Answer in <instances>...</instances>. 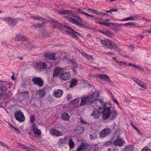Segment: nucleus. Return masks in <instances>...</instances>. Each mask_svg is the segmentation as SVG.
I'll use <instances>...</instances> for the list:
<instances>
[{
	"mask_svg": "<svg viewBox=\"0 0 151 151\" xmlns=\"http://www.w3.org/2000/svg\"><path fill=\"white\" fill-rule=\"evenodd\" d=\"M101 105L104 107L102 111L101 112L102 114V119L104 120H107L111 116V119H114L117 116V113L114 109H111V108L106 106V104H104L103 101L100 100H97Z\"/></svg>",
	"mask_w": 151,
	"mask_h": 151,
	"instance_id": "1",
	"label": "nucleus"
},
{
	"mask_svg": "<svg viewBox=\"0 0 151 151\" xmlns=\"http://www.w3.org/2000/svg\"><path fill=\"white\" fill-rule=\"evenodd\" d=\"M100 42L103 46L106 48L116 50L118 48V46L112 41L109 40H100Z\"/></svg>",
	"mask_w": 151,
	"mask_h": 151,
	"instance_id": "2",
	"label": "nucleus"
},
{
	"mask_svg": "<svg viewBox=\"0 0 151 151\" xmlns=\"http://www.w3.org/2000/svg\"><path fill=\"white\" fill-rule=\"evenodd\" d=\"M35 66L36 70L39 72L44 71L47 68V65L44 62H40L36 63Z\"/></svg>",
	"mask_w": 151,
	"mask_h": 151,
	"instance_id": "3",
	"label": "nucleus"
},
{
	"mask_svg": "<svg viewBox=\"0 0 151 151\" xmlns=\"http://www.w3.org/2000/svg\"><path fill=\"white\" fill-rule=\"evenodd\" d=\"M104 21H103V20H102V21H98L97 23L101 25L107 26L113 29H115L116 27H118L119 25L117 23L112 22L110 23V21L109 19H105L104 20Z\"/></svg>",
	"mask_w": 151,
	"mask_h": 151,
	"instance_id": "4",
	"label": "nucleus"
},
{
	"mask_svg": "<svg viewBox=\"0 0 151 151\" xmlns=\"http://www.w3.org/2000/svg\"><path fill=\"white\" fill-rule=\"evenodd\" d=\"M38 127L36 124H34L32 125L31 128L35 134V137L37 139H40L41 137V131L40 129L37 128Z\"/></svg>",
	"mask_w": 151,
	"mask_h": 151,
	"instance_id": "5",
	"label": "nucleus"
},
{
	"mask_svg": "<svg viewBox=\"0 0 151 151\" xmlns=\"http://www.w3.org/2000/svg\"><path fill=\"white\" fill-rule=\"evenodd\" d=\"M14 116L16 119L19 122H22L25 121V118L24 114L20 110L15 112Z\"/></svg>",
	"mask_w": 151,
	"mask_h": 151,
	"instance_id": "6",
	"label": "nucleus"
},
{
	"mask_svg": "<svg viewBox=\"0 0 151 151\" xmlns=\"http://www.w3.org/2000/svg\"><path fill=\"white\" fill-rule=\"evenodd\" d=\"M92 102V100L89 95L83 96L81 98L80 106H83L86 105H89Z\"/></svg>",
	"mask_w": 151,
	"mask_h": 151,
	"instance_id": "7",
	"label": "nucleus"
},
{
	"mask_svg": "<svg viewBox=\"0 0 151 151\" xmlns=\"http://www.w3.org/2000/svg\"><path fill=\"white\" fill-rule=\"evenodd\" d=\"M125 141L119 135H117L116 138L113 141V144L115 146H121L124 145Z\"/></svg>",
	"mask_w": 151,
	"mask_h": 151,
	"instance_id": "8",
	"label": "nucleus"
},
{
	"mask_svg": "<svg viewBox=\"0 0 151 151\" xmlns=\"http://www.w3.org/2000/svg\"><path fill=\"white\" fill-rule=\"evenodd\" d=\"M67 17L68 18V21L69 22L71 23L74 24L78 26H80L82 27L86 28L87 27V26L86 25L79 22L78 21L72 17Z\"/></svg>",
	"mask_w": 151,
	"mask_h": 151,
	"instance_id": "9",
	"label": "nucleus"
},
{
	"mask_svg": "<svg viewBox=\"0 0 151 151\" xmlns=\"http://www.w3.org/2000/svg\"><path fill=\"white\" fill-rule=\"evenodd\" d=\"M32 81L34 84L40 87L42 86L44 84L43 80L40 77H34L32 78Z\"/></svg>",
	"mask_w": 151,
	"mask_h": 151,
	"instance_id": "10",
	"label": "nucleus"
},
{
	"mask_svg": "<svg viewBox=\"0 0 151 151\" xmlns=\"http://www.w3.org/2000/svg\"><path fill=\"white\" fill-rule=\"evenodd\" d=\"M111 131V129L109 128H106L101 130L100 132V137H104L109 135Z\"/></svg>",
	"mask_w": 151,
	"mask_h": 151,
	"instance_id": "11",
	"label": "nucleus"
},
{
	"mask_svg": "<svg viewBox=\"0 0 151 151\" xmlns=\"http://www.w3.org/2000/svg\"><path fill=\"white\" fill-rule=\"evenodd\" d=\"M4 20L11 26H15L17 24L16 20L10 17H5Z\"/></svg>",
	"mask_w": 151,
	"mask_h": 151,
	"instance_id": "12",
	"label": "nucleus"
},
{
	"mask_svg": "<svg viewBox=\"0 0 151 151\" xmlns=\"http://www.w3.org/2000/svg\"><path fill=\"white\" fill-rule=\"evenodd\" d=\"M71 75L69 72L62 71L60 73V76L63 80L66 81L68 80L70 78Z\"/></svg>",
	"mask_w": 151,
	"mask_h": 151,
	"instance_id": "13",
	"label": "nucleus"
},
{
	"mask_svg": "<svg viewBox=\"0 0 151 151\" xmlns=\"http://www.w3.org/2000/svg\"><path fill=\"white\" fill-rule=\"evenodd\" d=\"M28 91H24L21 92L19 94L18 99L20 101L27 99H28Z\"/></svg>",
	"mask_w": 151,
	"mask_h": 151,
	"instance_id": "14",
	"label": "nucleus"
},
{
	"mask_svg": "<svg viewBox=\"0 0 151 151\" xmlns=\"http://www.w3.org/2000/svg\"><path fill=\"white\" fill-rule=\"evenodd\" d=\"M96 77L99 78L103 81H106L109 83H110L111 82L109 76L105 74H98L96 75Z\"/></svg>",
	"mask_w": 151,
	"mask_h": 151,
	"instance_id": "15",
	"label": "nucleus"
},
{
	"mask_svg": "<svg viewBox=\"0 0 151 151\" xmlns=\"http://www.w3.org/2000/svg\"><path fill=\"white\" fill-rule=\"evenodd\" d=\"M50 133L52 135L56 136V137L62 136L63 133L62 132L58 131L55 129H52L50 131Z\"/></svg>",
	"mask_w": 151,
	"mask_h": 151,
	"instance_id": "16",
	"label": "nucleus"
},
{
	"mask_svg": "<svg viewBox=\"0 0 151 151\" xmlns=\"http://www.w3.org/2000/svg\"><path fill=\"white\" fill-rule=\"evenodd\" d=\"M132 79L136 83H137L139 86L145 89L147 88V87L146 86L145 84L143 82L139 80L136 77H133Z\"/></svg>",
	"mask_w": 151,
	"mask_h": 151,
	"instance_id": "17",
	"label": "nucleus"
},
{
	"mask_svg": "<svg viewBox=\"0 0 151 151\" xmlns=\"http://www.w3.org/2000/svg\"><path fill=\"white\" fill-rule=\"evenodd\" d=\"M87 148V145L85 143L81 142L79 147L76 150V151H84Z\"/></svg>",
	"mask_w": 151,
	"mask_h": 151,
	"instance_id": "18",
	"label": "nucleus"
},
{
	"mask_svg": "<svg viewBox=\"0 0 151 151\" xmlns=\"http://www.w3.org/2000/svg\"><path fill=\"white\" fill-rule=\"evenodd\" d=\"M101 113L97 110H94L92 113L91 114V116L95 119H98L100 116Z\"/></svg>",
	"mask_w": 151,
	"mask_h": 151,
	"instance_id": "19",
	"label": "nucleus"
},
{
	"mask_svg": "<svg viewBox=\"0 0 151 151\" xmlns=\"http://www.w3.org/2000/svg\"><path fill=\"white\" fill-rule=\"evenodd\" d=\"M26 38L23 35L18 34L16 35L14 40L16 41H24L26 40Z\"/></svg>",
	"mask_w": 151,
	"mask_h": 151,
	"instance_id": "20",
	"label": "nucleus"
},
{
	"mask_svg": "<svg viewBox=\"0 0 151 151\" xmlns=\"http://www.w3.org/2000/svg\"><path fill=\"white\" fill-rule=\"evenodd\" d=\"M57 12L58 14H71L72 13L71 11L63 9H61V10H58Z\"/></svg>",
	"mask_w": 151,
	"mask_h": 151,
	"instance_id": "21",
	"label": "nucleus"
},
{
	"mask_svg": "<svg viewBox=\"0 0 151 151\" xmlns=\"http://www.w3.org/2000/svg\"><path fill=\"white\" fill-rule=\"evenodd\" d=\"M68 62L71 63V66L73 68V70H75L77 67V64L75 60L73 59H69Z\"/></svg>",
	"mask_w": 151,
	"mask_h": 151,
	"instance_id": "22",
	"label": "nucleus"
},
{
	"mask_svg": "<svg viewBox=\"0 0 151 151\" xmlns=\"http://www.w3.org/2000/svg\"><path fill=\"white\" fill-rule=\"evenodd\" d=\"M120 66V68H123L128 65L127 63L123 61H119L117 60L115 61Z\"/></svg>",
	"mask_w": 151,
	"mask_h": 151,
	"instance_id": "23",
	"label": "nucleus"
},
{
	"mask_svg": "<svg viewBox=\"0 0 151 151\" xmlns=\"http://www.w3.org/2000/svg\"><path fill=\"white\" fill-rule=\"evenodd\" d=\"M50 22H52V24L53 26L56 28H60L61 24L59 22L53 19H51Z\"/></svg>",
	"mask_w": 151,
	"mask_h": 151,
	"instance_id": "24",
	"label": "nucleus"
},
{
	"mask_svg": "<svg viewBox=\"0 0 151 151\" xmlns=\"http://www.w3.org/2000/svg\"><path fill=\"white\" fill-rule=\"evenodd\" d=\"M66 32L69 34L70 36H71L72 37H74V36L77 35L79 36L80 35L79 33L75 31L74 29L72 30L71 31H68V30H66Z\"/></svg>",
	"mask_w": 151,
	"mask_h": 151,
	"instance_id": "25",
	"label": "nucleus"
},
{
	"mask_svg": "<svg viewBox=\"0 0 151 151\" xmlns=\"http://www.w3.org/2000/svg\"><path fill=\"white\" fill-rule=\"evenodd\" d=\"M78 82L76 78H73L70 81V84L69 87L71 88L77 85Z\"/></svg>",
	"mask_w": 151,
	"mask_h": 151,
	"instance_id": "26",
	"label": "nucleus"
},
{
	"mask_svg": "<svg viewBox=\"0 0 151 151\" xmlns=\"http://www.w3.org/2000/svg\"><path fill=\"white\" fill-rule=\"evenodd\" d=\"M68 136L66 135L63 138H61L59 139V143L62 145L63 144H66L67 143L68 141Z\"/></svg>",
	"mask_w": 151,
	"mask_h": 151,
	"instance_id": "27",
	"label": "nucleus"
},
{
	"mask_svg": "<svg viewBox=\"0 0 151 151\" xmlns=\"http://www.w3.org/2000/svg\"><path fill=\"white\" fill-rule=\"evenodd\" d=\"M96 101H97V100H94L92 101V103H91L90 105H91L92 106L94 109V110H96V109H101L102 108L101 107H98V108H97L98 106L96 104Z\"/></svg>",
	"mask_w": 151,
	"mask_h": 151,
	"instance_id": "28",
	"label": "nucleus"
},
{
	"mask_svg": "<svg viewBox=\"0 0 151 151\" xmlns=\"http://www.w3.org/2000/svg\"><path fill=\"white\" fill-rule=\"evenodd\" d=\"M90 139L91 140H95L97 139L98 134L97 132H95L90 134L89 135Z\"/></svg>",
	"mask_w": 151,
	"mask_h": 151,
	"instance_id": "29",
	"label": "nucleus"
},
{
	"mask_svg": "<svg viewBox=\"0 0 151 151\" xmlns=\"http://www.w3.org/2000/svg\"><path fill=\"white\" fill-rule=\"evenodd\" d=\"M99 93L98 92H95L92 94L89 95L92 101L95 100L99 96Z\"/></svg>",
	"mask_w": 151,
	"mask_h": 151,
	"instance_id": "30",
	"label": "nucleus"
},
{
	"mask_svg": "<svg viewBox=\"0 0 151 151\" xmlns=\"http://www.w3.org/2000/svg\"><path fill=\"white\" fill-rule=\"evenodd\" d=\"M60 117L62 119L65 121L68 120L70 118L68 114L65 112L61 114Z\"/></svg>",
	"mask_w": 151,
	"mask_h": 151,
	"instance_id": "31",
	"label": "nucleus"
},
{
	"mask_svg": "<svg viewBox=\"0 0 151 151\" xmlns=\"http://www.w3.org/2000/svg\"><path fill=\"white\" fill-rule=\"evenodd\" d=\"M101 33L110 38L113 37L114 36V34L110 31H102Z\"/></svg>",
	"mask_w": 151,
	"mask_h": 151,
	"instance_id": "32",
	"label": "nucleus"
},
{
	"mask_svg": "<svg viewBox=\"0 0 151 151\" xmlns=\"http://www.w3.org/2000/svg\"><path fill=\"white\" fill-rule=\"evenodd\" d=\"M63 93V91L58 89L56 91H55V96L57 98H59L60 97Z\"/></svg>",
	"mask_w": 151,
	"mask_h": 151,
	"instance_id": "33",
	"label": "nucleus"
},
{
	"mask_svg": "<svg viewBox=\"0 0 151 151\" xmlns=\"http://www.w3.org/2000/svg\"><path fill=\"white\" fill-rule=\"evenodd\" d=\"M21 147L23 150H27V151H36L30 147L23 145H21Z\"/></svg>",
	"mask_w": 151,
	"mask_h": 151,
	"instance_id": "34",
	"label": "nucleus"
},
{
	"mask_svg": "<svg viewBox=\"0 0 151 151\" xmlns=\"http://www.w3.org/2000/svg\"><path fill=\"white\" fill-rule=\"evenodd\" d=\"M39 92V96L41 98H43L46 94L45 91L43 89H40Z\"/></svg>",
	"mask_w": 151,
	"mask_h": 151,
	"instance_id": "35",
	"label": "nucleus"
},
{
	"mask_svg": "<svg viewBox=\"0 0 151 151\" xmlns=\"http://www.w3.org/2000/svg\"><path fill=\"white\" fill-rule=\"evenodd\" d=\"M68 145L70 149H73L75 147V144L72 139H69Z\"/></svg>",
	"mask_w": 151,
	"mask_h": 151,
	"instance_id": "36",
	"label": "nucleus"
},
{
	"mask_svg": "<svg viewBox=\"0 0 151 151\" xmlns=\"http://www.w3.org/2000/svg\"><path fill=\"white\" fill-rule=\"evenodd\" d=\"M56 55V54L54 52L51 53L50 52H47L45 53L44 57H55Z\"/></svg>",
	"mask_w": 151,
	"mask_h": 151,
	"instance_id": "37",
	"label": "nucleus"
},
{
	"mask_svg": "<svg viewBox=\"0 0 151 151\" xmlns=\"http://www.w3.org/2000/svg\"><path fill=\"white\" fill-rule=\"evenodd\" d=\"M35 120V117L34 115H31L30 117V122L32 124V125H33L34 124H36L34 123Z\"/></svg>",
	"mask_w": 151,
	"mask_h": 151,
	"instance_id": "38",
	"label": "nucleus"
},
{
	"mask_svg": "<svg viewBox=\"0 0 151 151\" xmlns=\"http://www.w3.org/2000/svg\"><path fill=\"white\" fill-rule=\"evenodd\" d=\"M30 17L31 18H32L34 20L39 19L40 20H42L44 19V18L43 17L38 16H31Z\"/></svg>",
	"mask_w": 151,
	"mask_h": 151,
	"instance_id": "39",
	"label": "nucleus"
},
{
	"mask_svg": "<svg viewBox=\"0 0 151 151\" xmlns=\"http://www.w3.org/2000/svg\"><path fill=\"white\" fill-rule=\"evenodd\" d=\"M133 147L131 145H128L124 148V151H132Z\"/></svg>",
	"mask_w": 151,
	"mask_h": 151,
	"instance_id": "40",
	"label": "nucleus"
},
{
	"mask_svg": "<svg viewBox=\"0 0 151 151\" xmlns=\"http://www.w3.org/2000/svg\"><path fill=\"white\" fill-rule=\"evenodd\" d=\"M6 88V86L2 82H0V94L1 92H3Z\"/></svg>",
	"mask_w": 151,
	"mask_h": 151,
	"instance_id": "41",
	"label": "nucleus"
},
{
	"mask_svg": "<svg viewBox=\"0 0 151 151\" xmlns=\"http://www.w3.org/2000/svg\"><path fill=\"white\" fill-rule=\"evenodd\" d=\"M135 19L133 17H129L127 18H125L123 19L120 20V21H124L128 20L134 21Z\"/></svg>",
	"mask_w": 151,
	"mask_h": 151,
	"instance_id": "42",
	"label": "nucleus"
},
{
	"mask_svg": "<svg viewBox=\"0 0 151 151\" xmlns=\"http://www.w3.org/2000/svg\"><path fill=\"white\" fill-rule=\"evenodd\" d=\"M72 15L74 18H75L76 19L78 20L79 21H80L82 22H83V20L81 19V17L78 15H76V14H72Z\"/></svg>",
	"mask_w": 151,
	"mask_h": 151,
	"instance_id": "43",
	"label": "nucleus"
},
{
	"mask_svg": "<svg viewBox=\"0 0 151 151\" xmlns=\"http://www.w3.org/2000/svg\"><path fill=\"white\" fill-rule=\"evenodd\" d=\"M79 52L80 54H81L82 56H83L85 57H86H86H92L91 55L88 54H87L85 52L82 51V50L79 51Z\"/></svg>",
	"mask_w": 151,
	"mask_h": 151,
	"instance_id": "44",
	"label": "nucleus"
},
{
	"mask_svg": "<svg viewBox=\"0 0 151 151\" xmlns=\"http://www.w3.org/2000/svg\"><path fill=\"white\" fill-rule=\"evenodd\" d=\"M32 27L35 28H39L41 27H43V25L42 24H33L32 26Z\"/></svg>",
	"mask_w": 151,
	"mask_h": 151,
	"instance_id": "45",
	"label": "nucleus"
},
{
	"mask_svg": "<svg viewBox=\"0 0 151 151\" xmlns=\"http://www.w3.org/2000/svg\"><path fill=\"white\" fill-rule=\"evenodd\" d=\"M135 68L137 69L139 71L141 72H143L144 71V69L140 65H136Z\"/></svg>",
	"mask_w": 151,
	"mask_h": 151,
	"instance_id": "46",
	"label": "nucleus"
},
{
	"mask_svg": "<svg viewBox=\"0 0 151 151\" xmlns=\"http://www.w3.org/2000/svg\"><path fill=\"white\" fill-rule=\"evenodd\" d=\"M60 74V73L55 69L53 71V76L55 77H58Z\"/></svg>",
	"mask_w": 151,
	"mask_h": 151,
	"instance_id": "47",
	"label": "nucleus"
},
{
	"mask_svg": "<svg viewBox=\"0 0 151 151\" xmlns=\"http://www.w3.org/2000/svg\"><path fill=\"white\" fill-rule=\"evenodd\" d=\"M104 55H105V56H106V55L111 56V55H115V54L114 52H104Z\"/></svg>",
	"mask_w": 151,
	"mask_h": 151,
	"instance_id": "48",
	"label": "nucleus"
},
{
	"mask_svg": "<svg viewBox=\"0 0 151 151\" xmlns=\"http://www.w3.org/2000/svg\"><path fill=\"white\" fill-rule=\"evenodd\" d=\"M66 98L67 100L69 101L72 99V96L71 94H69L67 95Z\"/></svg>",
	"mask_w": 151,
	"mask_h": 151,
	"instance_id": "49",
	"label": "nucleus"
},
{
	"mask_svg": "<svg viewBox=\"0 0 151 151\" xmlns=\"http://www.w3.org/2000/svg\"><path fill=\"white\" fill-rule=\"evenodd\" d=\"M112 144V142L111 141H109L108 142H106L105 145L106 146H109Z\"/></svg>",
	"mask_w": 151,
	"mask_h": 151,
	"instance_id": "50",
	"label": "nucleus"
},
{
	"mask_svg": "<svg viewBox=\"0 0 151 151\" xmlns=\"http://www.w3.org/2000/svg\"><path fill=\"white\" fill-rule=\"evenodd\" d=\"M78 128H79L80 130H81V131H80L79 133H82L84 132V128L83 127L81 126L79 127H78Z\"/></svg>",
	"mask_w": 151,
	"mask_h": 151,
	"instance_id": "51",
	"label": "nucleus"
},
{
	"mask_svg": "<svg viewBox=\"0 0 151 151\" xmlns=\"http://www.w3.org/2000/svg\"><path fill=\"white\" fill-rule=\"evenodd\" d=\"M88 60L89 62H92L93 60V57H86Z\"/></svg>",
	"mask_w": 151,
	"mask_h": 151,
	"instance_id": "52",
	"label": "nucleus"
},
{
	"mask_svg": "<svg viewBox=\"0 0 151 151\" xmlns=\"http://www.w3.org/2000/svg\"><path fill=\"white\" fill-rule=\"evenodd\" d=\"M77 12L79 13L80 14H84V12H83L82 10L80 9H77Z\"/></svg>",
	"mask_w": 151,
	"mask_h": 151,
	"instance_id": "53",
	"label": "nucleus"
},
{
	"mask_svg": "<svg viewBox=\"0 0 151 151\" xmlns=\"http://www.w3.org/2000/svg\"><path fill=\"white\" fill-rule=\"evenodd\" d=\"M48 58L49 60H56L58 59L57 58H59V57H48Z\"/></svg>",
	"mask_w": 151,
	"mask_h": 151,
	"instance_id": "54",
	"label": "nucleus"
},
{
	"mask_svg": "<svg viewBox=\"0 0 151 151\" xmlns=\"http://www.w3.org/2000/svg\"><path fill=\"white\" fill-rule=\"evenodd\" d=\"M64 27L67 28L68 29H69L70 30H68V31H71V30L73 29H72L69 26H67L66 25H64Z\"/></svg>",
	"mask_w": 151,
	"mask_h": 151,
	"instance_id": "55",
	"label": "nucleus"
},
{
	"mask_svg": "<svg viewBox=\"0 0 151 151\" xmlns=\"http://www.w3.org/2000/svg\"><path fill=\"white\" fill-rule=\"evenodd\" d=\"M93 13H95L98 15H100L101 14V12H99L97 11H96L94 10V11L93 12Z\"/></svg>",
	"mask_w": 151,
	"mask_h": 151,
	"instance_id": "56",
	"label": "nucleus"
},
{
	"mask_svg": "<svg viewBox=\"0 0 151 151\" xmlns=\"http://www.w3.org/2000/svg\"><path fill=\"white\" fill-rule=\"evenodd\" d=\"M6 148L9 150L10 151H14L13 149L10 147H9L8 145L6 147Z\"/></svg>",
	"mask_w": 151,
	"mask_h": 151,
	"instance_id": "57",
	"label": "nucleus"
},
{
	"mask_svg": "<svg viewBox=\"0 0 151 151\" xmlns=\"http://www.w3.org/2000/svg\"><path fill=\"white\" fill-rule=\"evenodd\" d=\"M84 15L86 16H87L88 17H92V18L94 17V16L92 15H90L87 13H84Z\"/></svg>",
	"mask_w": 151,
	"mask_h": 151,
	"instance_id": "58",
	"label": "nucleus"
},
{
	"mask_svg": "<svg viewBox=\"0 0 151 151\" xmlns=\"http://www.w3.org/2000/svg\"><path fill=\"white\" fill-rule=\"evenodd\" d=\"M129 50H132L134 48V46L133 45H131L129 47Z\"/></svg>",
	"mask_w": 151,
	"mask_h": 151,
	"instance_id": "59",
	"label": "nucleus"
},
{
	"mask_svg": "<svg viewBox=\"0 0 151 151\" xmlns=\"http://www.w3.org/2000/svg\"><path fill=\"white\" fill-rule=\"evenodd\" d=\"M76 104V103L75 101V100L74 99L72 101H71L69 103V105L70 104H71L72 105H74V104Z\"/></svg>",
	"mask_w": 151,
	"mask_h": 151,
	"instance_id": "60",
	"label": "nucleus"
},
{
	"mask_svg": "<svg viewBox=\"0 0 151 151\" xmlns=\"http://www.w3.org/2000/svg\"><path fill=\"white\" fill-rule=\"evenodd\" d=\"M55 69L56 70H57L60 73V72L62 70V68L59 67H58L55 68Z\"/></svg>",
	"mask_w": 151,
	"mask_h": 151,
	"instance_id": "61",
	"label": "nucleus"
},
{
	"mask_svg": "<svg viewBox=\"0 0 151 151\" xmlns=\"http://www.w3.org/2000/svg\"><path fill=\"white\" fill-rule=\"evenodd\" d=\"M74 99L76 104L79 102L80 101V98L79 97L77 98Z\"/></svg>",
	"mask_w": 151,
	"mask_h": 151,
	"instance_id": "62",
	"label": "nucleus"
},
{
	"mask_svg": "<svg viewBox=\"0 0 151 151\" xmlns=\"http://www.w3.org/2000/svg\"><path fill=\"white\" fill-rule=\"evenodd\" d=\"M13 131H15L17 133H18L19 134L20 133V131L15 127L14 128V129L13 130Z\"/></svg>",
	"mask_w": 151,
	"mask_h": 151,
	"instance_id": "63",
	"label": "nucleus"
},
{
	"mask_svg": "<svg viewBox=\"0 0 151 151\" xmlns=\"http://www.w3.org/2000/svg\"><path fill=\"white\" fill-rule=\"evenodd\" d=\"M141 151H151V150L146 148H144L142 149Z\"/></svg>",
	"mask_w": 151,
	"mask_h": 151,
	"instance_id": "64",
	"label": "nucleus"
}]
</instances>
